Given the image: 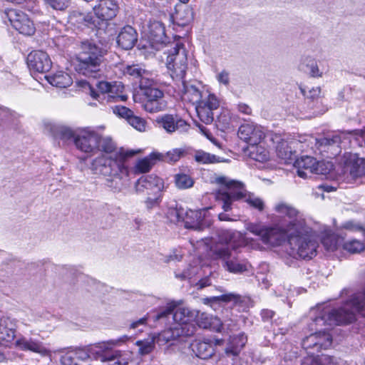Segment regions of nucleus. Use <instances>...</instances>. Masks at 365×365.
<instances>
[{
  "instance_id": "39",
  "label": "nucleus",
  "mask_w": 365,
  "mask_h": 365,
  "mask_svg": "<svg viewBox=\"0 0 365 365\" xmlns=\"http://www.w3.org/2000/svg\"><path fill=\"white\" fill-rule=\"evenodd\" d=\"M48 81L52 86L58 88H67L73 83L71 76L63 71H58L48 77Z\"/></svg>"
},
{
  "instance_id": "6",
  "label": "nucleus",
  "mask_w": 365,
  "mask_h": 365,
  "mask_svg": "<svg viewBox=\"0 0 365 365\" xmlns=\"http://www.w3.org/2000/svg\"><path fill=\"white\" fill-rule=\"evenodd\" d=\"M216 181L219 184L226 185L228 189L227 192L221 194V199L223 201L222 207L225 211L230 210L232 201L242 198H245V202L252 207L259 211L263 210L264 202L262 200L253 194L247 195L242 182L230 180L225 177H219Z\"/></svg>"
},
{
  "instance_id": "50",
  "label": "nucleus",
  "mask_w": 365,
  "mask_h": 365,
  "mask_svg": "<svg viewBox=\"0 0 365 365\" xmlns=\"http://www.w3.org/2000/svg\"><path fill=\"white\" fill-rule=\"evenodd\" d=\"M237 296L233 294H222L220 296L207 297L203 299L205 304H220V302H227L232 300H237Z\"/></svg>"
},
{
  "instance_id": "51",
  "label": "nucleus",
  "mask_w": 365,
  "mask_h": 365,
  "mask_svg": "<svg viewBox=\"0 0 365 365\" xmlns=\"http://www.w3.org/2000/svg\"><path fill=\"white\" fill-rule=\"evenodd\" d=\"M334 168V165L329 161H317L314 165V173L317 175H326Z\"/></svg>"
},
{
  "instance_id": "44",
  "label": "nucleus",
  "mask_w": 365,
  "mask_h": 365,
  "mask_svg": "<svg viewBox=\"0 0 365 365\" xmlns=\"http://www.w3.org/2000/svg\"><path fill=\"white\" fill-rule=\"evenodd\" d=\"M340 243V238L334 234L327 235L322 239V244L328 252L335 251Z\"/></svg>"
},
{
  "instance_id": "42",
  "label": "nucleus",
  "mask_w": 365,
  "mask_h": 365,
  "mask_svg": "<svg viewBox=\"0 0 365 365\" xmlns=\"http://www.w3.org/2000/svg\"><path fill=\"white\" fill-rule=\"evenodd\" d=\"M178 331L175 324L173 327L163 331L155 336L157 344L163 346L168 342L178 339L179 338Z\"/></svg>"
},
{
  "instance_id": "52",
  "label": "nucleus",
  "mask_w": 365,
  "mask_h": 365,
  "mask_svg": "<svg viewBox=\"0 0 365 365\" xmlns=\"http://www.w3.org/2000/svg\"><path fill=\"white\" fill-rule=\"evenodd\" d=\"M47 6L56 11H64L70 4V0H43Z\"/></svg>"
},
{
  "instance_id": "41",
  "label": "nucleus",
  "mask_w": 365,
  "mask_h": 365,
  "mask_svg": "<svg viewBox=\"0 0 365 365\" xmlns=\"http://www.w3.org/2000/svg\"><path fill=\"white\" fill-rule=\"evenodd\" d=\"M119 148L118 149L116 148L115 143L110 138L101 137L98 134V140L96 151H102L105 153L104 155H112L115 152H117Z\"/></svg>"
},
{
  "instance_id": "10",
  "label": "nucleus",
  "mask_w": 365,
  "mask_h": 365,
  "mask_svg": "<svg viewBox=\"0 0 365 365\" xmlns=\"http://www.w3.org/2000/svg\"><path fill=\"white\" fill-rule=\"evenodd\" d=\"M2 18L4 19H7L11 26L20 34L31 36L35 33L36 28L33 21L22 11L16 9L6 10Z\"/></svg>"
},
{
  "instance_id": "45",
  "label": "nucleus",
  "mask_w": 365,
  "mask_h": 365,
  "mask_svg": "<svg viewBox=\"0 0 365 365\" xmlns=\"http://www.w3.org/2000/svg\"><path fill=\"white\" fill-rule=\"evenodd\" d=\"M175 183L178 188L185 190L193 186L194 180L189 175L180 173L175 175Z\"/></svg>"
},
{
  "instance_id": "49",
  "label": "nucleus",
  "mask_w": 365,
  "mask_h": 365,
  "mask_svg": "<svg viewBox=\"0 0 365 365\" xmlns=\"http://www.w3.org/2000/svg\"><path fill=\"white\" fill-rule=\"evenodd\" d=\"M364 245L357 240H349L344 243L343 249L351 254L359 253L364 250Z\"/></svg>"
},
{
  "instance_id": "53",
  "label": "nucleus",
  "mask_w": 365,
  "mask_h": 365,
  "mask_svg": "<svg viewBox=\"0 0 365 365\" xmlns=\"http://www.w3.org/2000/svg\"><path fill=\"white\" fill-rule=\"evenodd\" d=\"M167 215L169 220L173 223H178L185 220L183 218L184 212L182 209L170 208L168 210Z\"/></svg>"
},
{
  "instance_id": "14",
  "label": "nucleus",
  "mask_w": 365,
  "mask_h": 365,
  "mask_svg": "<svg viewBox=\"0 0 365 365\" xmlns=\"http://www.w3.org/2000/svg\"><path fill=\"white\" fill-rule=\"evenodd\" d=\"M27 64L31 71L38 73L47 72L52 66L48 55L42 51L31 52L27 57Z\"/></svg>"
},
{
  "instance_id": "13",
  "label": "nucleus",
  "mask_w": 365,
  "mask_h": 365,
  "mask_svg": "<svg viewBox=\"0 0 365 365\" xmlns=\"http://www.w3.org/2000/svg\"><path fill=\"white\" fill-rule=\"evenodd\" d=\"M220 106V102L214 94L195 106L196 112L200 120L205 124H211L214 120V110Z\"/></svg>"
},
{
  "instance_id": "28",
  "label": "nucleus",
  "mask_w": 365,
  "mask_h": 365,
  "mask_svg": "<svg viewBox=\"0 0 365 365\" xmlns=\"http://www.w3.org/2000/svg\"><path fill=\"white\" fill-rule=\"evenodd\" d=\"M299 71L307 73L310 77L319 78L322 76L317 61L309 56H302L298 65Z\"/></svg>"
},
{
  "instance_id": "21",
  "label": "nucleus",
  "mask_w": 365,
  "mask_h": 365,
  "mask_svg": "<svg viewBox=\"0 0 365 365\" xmlns=\"http://www.w3.org/2000/svg\"><path fill=\"white\" fill-rule=\"evenodd\" d=\"M96 86L99 93L91 88V96L101 103H103L104 101L111 102L112 98H118V96H115V92L118 91L116 83L113 84L102 81L98 82Z\"/></svg>"
},
{
  "instance_id": "9",
  "label": "nucleus",
  "mask_w": 365,
  "mask_h": 365,
  "mask_svg": "<svg viewBox=\"0 0 365 365\" xmlns=\"http://www.w3.org/2000/svg\"><path fill=\"white\" fill-rule=\"evenodd\" d=\"M142 96L145 98L143 103L144 109L150 113L163 111L167 108V101L164 98V93L156 87L155 82L152 80H144L139 86Z\"/></svg>"
},
{
  "instance_id": "60",
  "label": "nucleus",
  "mask_w": 365,
  "mask_h": 365,
  "mask_svg": "<svg viewBox=\"0 0 365 365\" xmlns=\"http://www.w3.org/2000/svg\"><path fill=\"white\" fill-rule=\"evenodd\" d=\"M309 356L304 359L302 365H323L322 357L319 359L314 356V351H309Z\"/></svg>"
},
{
  "instance_id": "20",
  "label": "nucleus",
  "mask_w": 365,
  "mask_h": 365,
  "mask_svg": "<svg viewBox=\"0 0 365 365\" xmlns=\"http://www.w3.org/2000/svg\"><path fill=\"white\" fill-rule=\"evenodd\" d=\"M180 81L183 86V98L195 106L212 94L201 86L187 84L183 80Z\"/></svg>"
},
{
  "instance_id": "31",
  "label": "nucleus",
  "mask_w": 365,
  "mask_h": 365,
  "mask_svg": "<svg viewBox=\"0 0 365 365\" xmlns=\"http://www.w3.org/2000/svg\"><path fill=\"white\" fill-rule=\"evenodd\" d=\"M113 346H111L105 362L108 365H128L131 360V354L128 351L113 349Z\"/></svg>"
},
{
  "instance_id": "43",
  "label": "nucleus",
  "mask_w": 365,
  "mask_h": 365,
  "mask_svg": "<svg viewBox=\"0 0 365 365\" xmlns=\"http://www.w3.org/2000/svg\"><path fill=\"white\" fill-rule=\"evenodd\" d=\"M341 143V137L339 134L328 135L317 139V145L319 148H329V147H339Z\"/></svg>"
},
{
  "instance_id": "62",
  "label": "nucleus",
  "mask_w": 365,
  "mask_h": 365,
  "mask_svg": "<svg viewBox=\"0 0 365 365\" xmlns=\"http://www.w3.org/2000/svg\"><path fill=\"white\" fill-rule=\"evenodd\" d=\"M62 365H81L73 356L72 352H68L61 358Z\"/></svg>"
},
{
  "instance_id": "40",
  "label": "nucleus",
  "mask_w": 365,
  "mask_h": 365,
  "mask_svg": "<svg viewBox=\"0 0 365 365\" xmlns=\"http://www.w3.org/2000/svg\"><path fill=\"white\" fill-rule=\"evenodd\" d=\"M163 156L160 153H153L149 157L145 158L139 160L135 167V172L139 173H144L149 172L153 165H154L153 160H160Z\"/></svg>"
},
{
  "instance_id": "57",
  "label": "nucleus",
  "mask_w": 365,
  "mask_h": 365,
  "mask_svg": "<svg viewBox=\"0 0 365 365\" xmlns=\"http://www.w3.org/2000/svg\"><path fill=\"white\" fill-rule=\"evenodd\" d=\"M75 359L79 363V361H86L90 359L89 354L88 351V346L83 349H78L74 351H71Z\"/></svg>"
},
{
  "instance_id": "54",
  "label": "nucleus",
  "mask_w": 365,
  "mask_h": 365,
  "mask_svg": "<svg viewBox=\"0 0 365 365\" xmlns=\"http://www.w3.org/2000/svg\"><path fill=\"white\" fill-rule=\"evenodd\" d=\"M128 123L138 131L144 132L146 129V121L145 119L135 115L134 114L129 119Z\"/></svg>"
},
{
  "instance_id": "59",
  "label": "nucleus",
  "mask_w": 365,
  "mask_h": 365,
  "mask_svg": "<svg viewBox=\"0 0 365 365\" xmlns=\"http://www.w3.org/2000/svg\"><path fill=\"white\" fill-rule=\"evenodd\" d=\"M175 308L176 304L175 303L168 304L165 308H164L163 310H161L156 314V316L155 317V320L157 321L160 319L167 317L168 315L173 314Z\"/></svg>"
},
{
  "instance_id": "11",
  "label": "nucleus",
  "mask_w": 365,
  "mask_h": 365,
  "mask_svg": "<svg viewBox=\"0 0 365 365\" xmlns=\"http://www.w3.org/2000/svg\"><path fill=\"white\" fill-rule=\"evenodd\" d=\"M98 140V133L95 130L89 128L77 129L75 145L79 150L87 153H96Z\"/></svg>"
},
{
  "instance_id": "56",
  "label": "nucleus",
  "mask_w": 365,
  "mask_h": 365,
  "mask_svg": "<svg viewBox=\"0 0 365 365\" xmlns=\"http://www.w3.org/2000/svg\"><path fill=\"white\" fill-rule=\"evenodd\" d=\"M185 151L180 148H175L168 151L165 156V160L170 163H175L178 161L184 155Z\"/></svg>"
},
{
  "instance_id": "34",
  "label": "nucleus",
  "mask_w": 365,
  "mask_h": 365,
  "mask_svg": "<svg viewBox=\"0 0 365 365\" xmlns=\"http://www.w3.org/2000/svg\"><path fill=\"white\" fill-rule=\"evenodd\" d=\"M16 346L22 350H29L36 353L41 354V355H47L48 351L42 345V344L32 340L27 339L24 337L21 338L16 341Z\"/></svg>"
},
{
  "instance_id": "38",
  "label": "nucleus",
  "mask_w": 365,
  "mask_h": 365,
  "mask_svg": "<svg viewBox=\"0 0 365 365\" xmlns=\"http://www.w3.org/2000/svg\"><path fill=\"white\" fill-rule=\"evenodd\" d=\"M196 310H190L187 307L176 308L173 313V319L176 324L192 322L195 319Z\"/></svg>"
},
{
  "instance_id": "2",
  "label": "nucleus",
  "mask_w": 365,
  "mask_h": 365,
  "mask_svg": "<svg viewBox=\"0 0 365 365\" xmlns=\"http://www.w3.org/2000/svg\"><path fill=\"white\" fill-rule=\"evenodd\" d=\"M288 241V254L295 259H312L317 255L318 243L307 225L302 213H299Z\"/></svg>"
},
{
  "instance_id": "30",
  "label": "nucleus",
  "mask_w": 365,
  "mask_h": 365,
  "mask_svg": "<svg viewBox=\"0 0 365 365\" xmlns=\"http://www.w3.org/2000/svg\"><path fill=\"white\" fill-rule=\"evenodd\" d=\"M193 11L187 5H178L175 7V14L173 16L175 24L180 26L189 24L193 19Z\"/></svg>"
},
{
  "instance_id": "55",
  "label": "nucleus",
  "mask_w": 365,
  "mask_h": 365,
  "mask_svg": "<svg viewBox=\"0 0 365 365\" xmlns=\"http://www.w3.org/2000/svg\"><path fill=\"white\" fill-rule=\"evenodd\" d=\"M112 109L115 114L126 119L127 121H128L131 116L134 114L133 110L122 106H115L113 107Z\"/></svg>"
},
{
  "instance_id": "58",
  "label": "nucleus",
  "mask_w": 365,
  "mask_h": 365,
  "mask_svg": "<svg viewBox=\"0 0 365 365\" xmlns=\"http://www.w3.org/2000/svg\"><path fill=\"white\" fill-rule=\"evenodd\" d=\"M301 91L303 95L307 99H310L312 101H314V99L319 98L321 93L320 87L312 88L309 89L307 91L305 88H302Z\"/></svg>"
},
{
  "instance_id": "61",
  "label": "nucleus",
  "mask_w": 365,
  "mask_h": 365,
  "mask_svg": "<svg viewBox=\"0 0 365 365\" xmlns=\"http://www.w3.org/2000/svg\"><path fill=\"white\" fill-rule=\"evenodd\" d=\"M323 365H343V361L340 358L324 355L322 356Z\"/></svg>"
},
{
  "instance_id": "23",
  "label": "nucleus",
  "mask_w": 365,
  "mask_h": 365,
  "mask_svg": "<svg viewBox=\"0 0 365 365\" xmlns=\"http://www.w3.org/2000/svg\"><path fill=\"white\" fill-rule=\"evenodd\" d=\"M205 212L202 210H190L186 213L184 220L185 227L196 231H202L210 225L205 219Z\"/></svg>"
},
{
  "instance_id": "24",
  "label": "nucleus",
  "mask_w": 365,
  "mask_h": 365,
  "mask_svg": "<svg viewBox=\"0 0 365 365\" xmlns=\"http://www.w3.org/2000/svg\"><path fill=\"white\" fill-rule=\"evenodd\" d=\"M116 344L117 342L115 341L111 340L87 346L90 359H99L102 362H105L111 346Z\"/></svg>"
},
{
  "instance_id": "1",
  "label": "nucleus",
  "mask_w": 365,
  "mask_h": 365,
  "mask_svg": "<svg viewBox=\"0 0 365 365\" xmlns=\"http://www.w3.org/2000/svg\"><path fill=\"white\" fill-rule=\"evenodd\" d=\"M275 211L282 218L274 227H264L256 225H250L248 230L259 236L265 244L272 246L279 245L286 238L289 241L290 232L294 229L300 212L295 207L284 202L275 206Z\"/></svg>"
},
{
  "instance_id": "26",
  "label": "nucleus",
  "mask_w": 365,
  "mask_h": 365,
  "mask_svg": "<svg viewBox=\"0 0 365 365\" xmlns=\"http://www.w3.org/2000/svg\"><path fill=\"white\" fill-rule=\"evenodd\" d=\"M316 159L310 156H302L294 161V166L297 174L302 178H307L314 173Z\"/></svg>"
},
{
  "instance_id": "18",
  "label": "nucleus",
  "mask_w": 365,
  "mask_h": 365,
  "mask_svg": "<svg viewBox=\"0 0 365 365\" xmlns=\"http://www.w3.org/2000/svg\"><path fill=\"white\" fill-rule=\"evenodd\" d=\"M159 125L163 128L167 133H172L175 131L184 132L187 130L189 125L185 120L180 117L166 114L158 119Z\"/></svg>"
},
{
  "instance_id": "64",
  "label": "nucleus",
  "mask_w": 365,
  "mask_h": 365,
  "mask_svg": "<svg viewBox=\"0 0 365 365\" xmlns=\"http://www.w3.org/2000/svg\"><path fill=\"white\" fill-rule=\"evenodd\" d=\"M343 227L351 231H364L362 226L351 221L345 222L343 225Z\"/></svg>"
},
{
  "instance_id": "25",
  "label": "nucleus",
  "mask_w": 365,
  "mask_h": 365,
  "mask_svg": "<svg viewBox=\"0 0 365 365\" xmlns=\"http://www.w3.org/2000/svg\"><path fill=\"white\" fill-rule=\"evenodd\" d=\"M138 41V34L131 26H125L121 29L117 37V43L124 50L133 48Z\"/></svg>"
},
{
  "instance_id": "8",
  "label": "nucleus",
  "mask_w": 365,
  "mask_h": 365,
  "mask_svg": "<svg viewBox=\"0 0 365 365\" xmlns=\"http://www.w3.org/2000/svg\"><path fill=\"white\" fill-rule=\"evenodd\" d=\"M119 9L115 0H97L93 6V15L87 14L83 16V21L88 26L99 28L101 24L114 19Z\"/></svg>"
},
{
  "instance_id": "32",
  "label": "nucleus",
  "mask_w": 365,
  "mask_h": 365,
  "mask_svg": "<svg viewBox=\"0 0 365 365\" xmlns=\"http://www.w3.org/2000/svg\"><path fill=\"white\" fill-rule=\"evenodd\" d=\"M122 71L124 74L129 75L135 78L139 79V86L144 80H152L150 72L139 64L125 65Z\"/></svg>"
},
{
  "instance_id": "63",
  "label": "nucleus",
  "mask_w": 365,
  "mask_h": 365,
  "mask_svg": "<svg viewBox=\"0 0 365 365\" xmlns=\"http://www.w3.org/2000/svg\"><path fill=\"white\" fill-rule=\"evenodd\" d=\"M154 195L155 197L153 198L149 197L145 200V204L148 209H151L158 205L160 203V194Z\"/></svg>"
},
{
  "instance_id": "7",
  "label": "nucleus",
  "mask_w": 365,
  "mask_h": 365,
  "mask_svg": "<svg viewBox=\"0 0 365 365\" xmlns=\"http://www.w3.org/2000/svg\"><path fill=\"white\" fill-rule=\"evenodd\" d=\"M166 66L171 78L175 81H182L187 69V51L183 43L174 41L164 51Z\"/></svg>"
},
{
  "instance_id": "37",
  "label": "nucleus",
  "mask_w": 365,
  "mask_h": 365,
  "mask_svg": "<svg viewBox=\"0 0 365 365\" xmlns=\"http://www.w3.org/2000/svg\"><path fill=\"white\" fill-rule=\"evenodd\" d=\"M295 143L294 141L289 142L285 140H281L278 142L276 147V152L278 157L286 162L293 159L295 156V151L292 149V144Z\"/></svg>"
},
{
  "instance_id": "47",
  "label": "nucleus",
  "mask_w": 365,
  "mask_h": 365,
  "mask_svg": "<svg viewBox=\"0 0 365 365\" xmlns=\"http://www.w3.org/2000/svg\"><path fill=\"white\" fill-rule=\"evenodd\" d=\"M156 342L155 336H153L149 339L143 341H138L137 346L139 347V354L140 355H147L153 351Z\"/></svg>"
},
{
  "instance_id": "46",
  "label": "nucleus",
  "mask_w": 365,
  "mask_h": 365,
  "mask_svg": "<svg viewBox=\"0 0 365 365\" xmlns=\"http://www.w3.org/2000/svg\"><path fill=\"white\" fill-rule=\"evenodd\" d=\"M177 330L178 331L179 338L192 336L195 333L197 329L195 324L192 322L187 323L175 324Z\"/></svg>"
},
{
  "instance_id": "48",
  "label": "nucleus",
  "mask_w": 365,
  "mask_h": 365,
  "mask_svg": "<svg viewBox=\"0 0 365 365\" xmlns=\"http://www.w3.org/2000/svg\"><path fill=\"white\" fill-rule=\"evenodd\" d=\"M194 158L197 163L203 164L215 163L220 161L219 157L202 150L197 151Z\"/></svg>"
},
{
  "instance_id": "3",
  "label": "nucleus",
  "mask_w": 365,
  "mask_h": 365,
  "mask_svg": "<svg viewBox=\"0 0 365 365\" xmlns=\"http://www.w3.org/2000/svg\"><path fill=\"white\" fill-rule=\"evenodd\" d=\"M138 153L137 150H125L120 148L112 155H101L96 158L90 168L95 175L109 178L108 180L111 182L115 180L120 181L128 176V169L125 165V160Z\"/></svg>"
},
{
  "instance_id": "4",
  "label": "nucleus",
  "mask_w": 365,
  "mask_h": 365,
  "mask_svg": "<svg viewBox=\"0 0 365 365\" xmlns=\"http://www.w3.org/2000/svg\"><path fill=\"white\" fill-rule=\"evenodd\" d=\"M236 235L230 231H223L220 237V242L211 250L214 259L219 260L225 270L232 273H242L247 270L249 264L237 255L233 241Z\"/></svg>"
},
{
  "instance_id": "22",
  "label": "nucleus",
  "mask_w": 365,
  "mask_h": 365,
  "mask_svg": "<svg viewBox=\"0 0 365 365\" xmlns=\"http://www.w3.org/2000/svg\"><path fill=\"white\" fill-rule=\"evenodd\" d=\"M197 325L202 329H210L217 332H221L225 329V326H230L222 323L217 317H213L205 312H200L196 310L195 319Z\"/></svg>"
},
{
  "instance_id": "15",
  "label": "nucleus",
  "mask_w": 365,
  "mask_h": 365,
  "mask_svg": "<svg viewBox=\"0 0 365 365\" xmlns=\"http://www.w3.org/2000/svg\"><path fill=\"white\" fill-rule=\"evenodd\" d=\"M239 138L250 145L259 143L264 138L262 128L253 123L242 125L238 130Z\"/></svg>"
},
{
  "instance_id": "27",
  "label": "nucleus",
  "mask_w": 365,
  "mask_h": 365,
  "mask_svg": "<svg viewBox=\"0 0 365 365\" xmlns=\"http://www.w3.org/2000/svg\"><path fill=\"white\" fill-rule=\"evenodd\" d=\"M16 321L8 317L0 319V341L10 342L14 340L16 332Z\"/></svg>"
},
{
  "instance_id": "16",
  "label": "nucleus",
  "mask_w": 365,
  "mask_h": 365,
  "mask_svg": "<svg viewBox=\"0 0 365 365\" xmlns=\"http://www.w3.org/2000/svg\"><path fill=\"white\" fill-rule=\"evenodd\" d=\"M146 35L150 46L156 50H159L166 40L165 27L160 21H150L148 25Z\"/></svg>"
},
{
  "instance_id": "29",
  "label": "nucleus",
  "mask_w": 365,
  "mask_h": 365,
  "mask_svg": "<svg viewBox=\"0 0 365 365\" xmlns=\"http://www.w3.org/2000/svg\"><path fill=\"white\" fill-rule=\"evenodd\" d=\"M247 341V336L242 333L237 336L230 337L225 348V354L227 356H237Z\"/></svg>"
},
{
  "instance_id": "33",
  "label": "nucleus",
  "mask_w": 365,
  "mask_h": 365,
  "mask_svg": "<svg viewBox=\"0 0 365 365\" xmlns=\"http://www.w3.org/2000/svg\"><path fill=\"white\" fill-rule=\"evenodd\" d=\"M190 346L195 355L202 359H210L215 354L214 346L209 341H196Z\"/></svg>"
},
{
  "instance_id": "5",
  "label": "nucleus",
  "mask_w": 365,
  "mask_h": 365,
  "mask_svg": "<svg viewBox=\"0 0 365 365\" xmlns=\"http://www.w3.org/2000/svg\"><path fill=\"white\" fill-rule=\"evenodd\" d=\"M81 49L77 56L76 70L84 76L97 77L104 66L105 51L90 41L83 42Z\"/></svg>"
},
{
  "instance_id": "12",
  "label": "nucleus",
  "mask_w": 365,
  "mask_h": 365,
  "mask_svg": "<svg viewBox=\"0 0 365 365\" xmlns=\"http://www.w3.org/2000/svg\"><path fill=\"white\" fill-rule=\"evenodd\" d=\"M163 187V180L153 175L142 176L135 184L138 194L158 195Z\"/></svg>"
},
{
  "instance_id": "35",
  "label": "nucleus",
  "mask_w": 365,
  "mask_h": 365,
  "mask_svg": "<svg viewBox=\"0 0 365 365\" xmlns=\"http://www.w3.org/2000/svg\"><path fill=\"white\" fill-rule=\"evenodd\" d=\"M245 153L255 161L264 162L269 159V151L259 143L250 145L245 150Z\"/></svg>"
},
{
  "instance_id": "17",
  "label": "nucleus",
  "mask_w": 365,
  "mask_h": 365,
  "mask_svg": "<svg viewBox=\"0 0 365 365\" xmlns=\"http://www.w3.org/2000/svg\"><path fill=\"white\" fill-rule=\"evenodd\" d=\"M344 158V169L352 178L365 175V158H359L356 153H347Z\"/></svg>"
},
{
  "instance_id": "19",
  "label": "nucleus",
  "mask_w": 365,
  "mask_h": 365,
  "mask_svg": "<svg viewBox=\"0 0 365 365\" xmlns=\"http://www.w3.org/2000/svg\"><path fill=\"white\" fill-rule=\"evenodd\" d=\"M331 344V337L325 333L312 334L302 341V347L306 350H316L319 351L323 347H327Z\"/></svg>"
},
{
  "instance_id": "36",
  "label": "nucleus",
  "mask_w": 365,
  "mask_h": 365,
  "mask_svg": "<svg viewBox=\"0 0 365 365\" xmlns=\"http://www.w3.org/2000/svg\"><path fill=\"white\" fill-rule=\"evenodd\" d=\"M51 130L55 138L60 139L64 142L73 140L75 143L77 129L73 130L65 125H51Z\"/></svg>"
}]
</instances>
